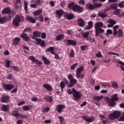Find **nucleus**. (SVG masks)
<instances>
[{"mask_svg": "<svg viewBox=\"0 0 124 124\" xmlns=\"http://www.w3.org/2000/svg\"><path fill=\"white\" fill-rule=\"evenodd\" d=\"M69 55L71 57V58H74L75 53L73 49L70 51Z\"/></svg>", "mask_w": 124, "mask_h": 124, "instance_id": "13d9d810", "label": "nucleus"}, {"mask_svg": "<svg viewBox=\"0 0 124 124\" xmlns=\"http://www.w3.org/2000/svg\"><path fill=\"white\" fill-rule=\"evenodd\" d=\"M98 16L102 18H105L107 17L108 15L105 12H100L98 13Z\"/></svg>", "mask_w": 124, "mask_h": 124, "instance_id": "79ce46f5", "label": "nucleus"}, {"mask_svg": "<svg viewBox=\"0 0 124 124\" xmlns=\"http://www.w3.org/2000/svg\"><path fill=\"white\" fill-rule=\"evenodd\" d=\"M44 99L45 101L51 103L52 101V97L50 96H46L44 97Z\"/></svg>", "mask_w": 124, "mask_h": 124, "instance_id": "bb28decb", "label": "nucleus"}, {"mask_svg": "<svg viewBox=\"0 0 124 124\" xmlns=\"http://www.w3.org/2000/svg\"><path fill=\"white\" fill-rule=\"evenodd\" d=\"M103 96H96L93 97V100L94 101H97L98 102H100V101L103 99Z\"/></svg>", "mask_w": 124, "mask_h": 124, "instance_id": "c85d7f7f", "label": "nucleus"}, {"mask_svg": "<svg viewBox=\"0 0 124 124\" xmlns=\"http://www.w3.org/2000/svg\"><path fill=\"white\" fill-rule=\"evenodd\" d=\"M119 28L118 25H116L113 27L114 31H113V34L114 36H115V34L116 33V31H117V30Z\"/></svg>", "mask_w": 124, "mask_h": 124, "instance_id": "3c124183", "label": "nucleus"}, {"mask_svg": "<svg viewBox=\"0 0 124 124\" xmlns=\"http://www.w3.org/2000/svg\"><path fill=\"white\" fill-rule=\"evenodd\" d=\"M20 37L25 41L28 42L29 40V37L27 36V34L26 33H22Z\"/></svg>", "mask_w": 124, "mask_h": 124, "instance_id": "b1692460", "label": "nucleus"}, {"mask_svg": "<svg viewBox=\"0 0 124 124\" xmlns=\"http://www.w3.org/2000/svg\"><path fill=\"white\" fill-rule=\"evenodd\" d=\"M17 17H18L19 19V21H24V20H25V17H24L23 16H16Z\"/></svg>", "mask_w": 124, "mask_h": 124, "instance_id": "e2e57ef3", "label": "nucleus"}, {"mask_svg": "<svg viewBox=\"0 0 124 124\" xmlns=\"http://www.w3.org/2000/svg\"><path fill=\"white\" fill-rule=\"evenodd\" d=\"M40 36L42 39H45L46 37V33H44V32L42 33L41 32V34Z\"/></svg>", "mask_w": 124, "mask_h": 124, "instance_id": "bf43d9fd", "label": "nucleus"}, {"mask_svg": "<svg viewBox=\"0 0 124 124\" xmlns=\"http://www.w3.org/2000/svg\"><path fill=\"white\" fill-rule=\"evenodd\" d=\"M8 20L6 17H0V24H3Z\"/></svg>", "mask_w": 124, "mask_h": 124, "instance_id": "58836bf2", "label": "nucleus"}, {"mask_svg": "<svg viewBox=\"0 0 124 124\" xmlns=\"http://www.w3.org/2000/svg\"><path fill=\"white\" fill-rule=\"evenodd\" d=\"M64 37V35L63 34H60L58 35L56 37V41H60L61 40L62 38Z\"/></svg>", "mask_w": 124, "mask_h": 124, "instance_id": "a18cd8bd", "label": "nucleus"}, {"mask_svg": "<svg viewBox=\"0 0 124 124\" xmlns=\"http://www.w3.org/2000/svg\"><path fill=\"white\" fill-rule=\"evenodd\" d=\"M93 23L92 21H89L88 22V26L85 27V30H88L93 28Z\"/></svg>", "mask_w": 124, "mask_h": 124, "instance_id": "72a5a7b5", "label": "nucleus"}, {"mask_svg": "<svg viewBox=\"0 0 124 124\" xmlns=\"http://www.w3.org/2000/svg\"><path fill=\"white\" fill-rule=\"evenodd\" d=\"M10 97L8 95H4L2 96L0 101L2 103H7L9 101Z\"/></svg>", "mask_w": 124, "mask_h": 124, "instance_id": "f8f14e48", "label": "nucleus"}, {"mask_svg": "<svg viewBox=\"0 0 124 124\" xmlns=\"http://www.w3.org/2000/svg\"><path fill=\"white\" fill-rule=\"evenodd\" d=\"M26 19L27 21H30V22L33 24L35 23L36 22L35 20L33 18L29 16H27Z\"/></svg>", "mask_w": 124, "mask_h": 124, "instance_id": "cd10ccee", "label": "nucleus"}, {"mask_svg": "<svg viewBox=\"0 0 124 124\" xmlns=\"http://www.w3.org/2000/svg\"><path fill=\"white\" fill-rule=\"evenodd\" d=\"M66 16V18L68 20L73 19L75 17L74 15L72 14H67Z\"/></svg>", "mask_w": 124, "mask_h": 124, "instance_id": "4c0bfd02", "label": "nucleus"}, {"mask_svg": "<svg viewBox=\"0 0 124 124\" xmlns=\"http://www.w3.org/2000/svg\"><path fill=\"white\" fill-rule=\"evenodd\" d=\"M78 24L80 26V27H83L85 25V22L83 20V19L81 18L78 19Z\"/></svg>", "mask_w": 124, "mask_h": 124, "instance_id": "393cba45", "label": "nucleus"}, {"mask_svg": "<svg viewBox=\"0 0 124 124\" xmlns=\"http://www.w3.org/2000/svg\"><path fill=\"white\" fill-rule=\"evenodd\" d=\"M117 35H118L117 36L118 37H120V38L122 37L123 36V31L120 29H118V31H116L115 36Z\"/></svg>", "mask_w": 124, "mask_h": 124, "instance_id": "4be33fe9", "label": "nucleus"}, {"mask_svg": "<svg viewBox=\"0 0 124 124\" xmlns=\"http://www.w3.org/2000/svg\"><path fill=\"white\" fill-rule=\"evenodd\" d=\"M78 65V63H76L73 65H72L70 67V68L72 70H74V69H75V68H76V66H77Z\"/></svg>", "mask_w": 124, "mask_h": 124, "instance_id": "052dcab7", "label": "nucleus"}, {"mask_svg": "<svg viewBox=\"0 0 124 124\" xmlns=\"http://www.w3.org/2000/svg\"><path fill=\"white\" fill-rule=\"evenodd\" d=\"M76 77L78 78V79H79V78H80V79H83L84 75L81 73H76Z\"/></svg>", "mask_w": 124, "mask_h": 124, "instance_id": "ea45409f", "label": "nucleus"}, {"mask_svg": "<svg viewBox=\"0 0 124 124\" xmlns=\"http://www.w3.org/2000/svg\"><path fill=\"white\" fill-rule=\"evenodd\" d=\"M84 69V67L83 66H80L79 68H78L77 71H76V73H81V71H82V70H83Z\"/></svg>", "mask_w": 124, "mask_h": 124, "instance_id": "de8ad7c7", "label": "nucleus"}, {"mask_svg": "<svg viewBox=\"0 0 124 124\" xmlns=\"http://www.w3.org/2000/svg\"><path fill=\"white\" fill-rule=\"evenodd\" d=\"M10 106L8 105H3L1 107V109L4 112H7L9 109Z\"/></svg>", "mask_w": 124, "mask_h": 124, "instance_id": "aec40b11", "label": "nucleus"}, {"mask_svg": "<svg viewBox=\"0 0 124 124\" xmlns=\"http://www.w3.org/2000/svg\"><path fill=\"white\" fill-rule=\"evenodd\" d=\"M43 11L41 9H38L36 11L33 12L34 16H39L42 13Z\"/></svg>", "mask_w": 124, "mask_h": 124, "instance_id": "a19ab883", "label": "nucleus"}, {"mask_svg": "<svg viewBox=\"0 0 124 124\" xmlns=\"http://www.w3.org/2000/svg\"><path fill=\"white\" fill-rule=\"evenodd\" d=\"M50 110V108L49 107H47V108H44L43 109V113H46L47 112H48Z\"/></svg>", "mask_w": 124, "mask_h": 124, "instance_id": "4d7b16f0", "label": "nucleus"}, {"mask_svg": "<svg viewBox=\"0 0 124 124\" xmlns=\"http://www.w3.org/2000/svg\"><path fill=\"white\" fill-rule=\"evenodd\" d=\"M28 3L27 2V1H24V10H25V14H27L28 13Z\"/></svg>", "mask_w": 124, "mask_h": 124, "instance_id": "c9c22d12", "label": "nucleus"}, {"mask_svg": "<svg viewBox=\"0 0 124 124\" xmlns=\"http://www.w3.org/2000/svg\"><path fill=\"white\" fill-rule=\"evenodd\" d=\"M93 5H94V9L101 6L102 4L101 3H95Z\"/></svg>", "mask_w": 124, "mask_h": 124, "instance_id": "6e6d98bb", "label": "nucleus"}, {"mask_svg": "<svg viewBox=\"0 0 124 124\" xmlns=\"http://www.w3.org/2000/svg\"><path fill=\"white\" fill-rule=\"evenodd\" d=\"M54 49H55V48L54 47L50 46V47L47 48L46 50V52H51V54L54 55L55 54V52H54Z\"/></svg>", "mask_w": 124, "mask_h": 124, "instance_id": "7c9ffc66", "label": "nucleus"}, {"mask_svg": "<svg viewBox=\"0 0 124 124\" xmlns=\"http://www.w3.org/2000/svg\"><path fill=\"white\" fill-rule=\"evenodd\" d=\"M111 100L114 102L118 101L119 98L117 97V94L115 93V94L112 95Z\"/></svg>", "mask_w": 124, "mask_h": 124, "instance_id": "f704fd0d", "label": "nucleus"}, {"mask_svg": "<svg viewBox=\"0 0 124 124\" xmlns=\"http://www.w3.org/2000/svg\"><path fill=\"white\" fill-rule=\"evenodd\" d=\"M30 109V108L28 106H24L22 108V109L25 111H28Z\"/></svg>", "mask_w": 124, "mask_h": 124, "instance_id": "864d4df0", "label": "nucleus"}, {"mask_svg": "<svg viewBox=\"0 0 124 124\" xmlns=\"http://www.w3.org/2000/svg\"><path fill=\"white\" fill-rule=\"evenodd\" d=\"M19 117L20 119H27L28 118V117L27 115V114H24L22 113H19Z\"/></svg>", "mask_w": 124, "mask_h": 124, "instance_id": "37998d69", "label": "nucleus"}, {"mask_svg": "<svg viewBox=\"0 0 124 124\" xmlns=\"http://www.w3.org/2000/svg\"><path fill=\"white\" fill-rule=\"evenodd\" d=\"M13 25L14 26L18 27L20 25V19L19 17H17V16L13 20Z\"/></svg>", "mask_w": 124, "mask_h": 124, "instance_id": "9b49d317", "label": "nucleus"}, {"mask_svg": "<svg viewBox=\"0 0 124 124\" xmlns=\"http://www.w3.org/2000/svg\"><path fill=\"white\" fill-rule=\"evenodd\" d=\"M112 85L114 89H117V88L118 87V85L117 83L116 82L113 81L112 82Z\"/></svg>", "mask_w": 124, "mask_h": 124, "instance_id": "5fc2aeb1", "label": "nucleus"}, {"mask_svg": "<svg viewBox=\"0 0 124 124\" xmlns=\"http://www.w3.org/2000/svg\"><path fill=\"white\" fill-rule=\"evenodd\" d=\"M2 86H3L4 90L7 91H10L12 90V89H13V88H14V85L11 84H2Z\"/></svg>", "mask_w": 124, "mask_h": 124, "instance_id": "6e6552de", "label": "nucleus"}, {"mask_svg": "<svg viewBox=\"0 0 124 124\" xmlns=\"http://www.w3.org/2000/svg\"><path fill=\"white\" fill-rule=\"evenodd\" d=\"M121 115V113L119 111H115L111 113L108 115V118L111 120L118 119Z\"/></svg>", "mask_w": 124, "mask_h": 124, "instance_id": "7ed1b4c3", "label": "nucleus"}, {"mask_svg": "<svg viewBox=\"0 0 124 124\" xmlns=\"http://www.w3.org/2000/svg\"><path fill=\"white\" fill-rule=\"evenodd\" d=\"M85 8L87 9H89V10L94 9V5H93V4L90 3H87L86 5Z\"/></svg>", "mask_w": 124, "mask_h": 124, "instance_id": "a878e982", "label": "nucleus"}, {"mask_svg": "<svg viewBox=\"0 0 124 124\" xmlns=\"http://www.w3.org/2000/svg\"><path fill=\"white\" fill-rule=\"evenodd\" d=\"M28 59L31 61L32 62H34L36 64H42V62H40L39 60L36 59L33 56H30L29 57Z\"/></svg>", "mask_w": 124, "mask_h": 124, "instance_id": "9d476101", "label": "nucleus"}, {"mask_svg": "<svg viewBox=\"0 0 124 124\" xmlns=\"http://www.w3.org/2000/svg\"><path fill=\"white\" fill-rule=\"evenodd\" d=\"M97 58H103V56L101 55V51H99L98 53L95 54Z\"/></svg>", "mask_w": 124, "mask_h": 124, "instance_id": "0e129e2a", "label": "nucleus"}, {"mask_svg": "<svg viewBox=\"0 0 124 124\" xmlns=\"http://www.w3.org/2000/svg\"><path fill=\"white\" fill-rule=\"evenodd\" d=\"M41 1L40 0H31L30 3H35L36 4L39 5Z\"/></svg>", "mask_w": 124, "mask_h": 124, "instance_id": "49530a36", "label": "nucleus"}, {"mask_svg": "<svg viewBox=\"0 0 124 124\" xmlns=\"http://www.w3.org/2000/svg\"><path fill=\"white\" fill-rule=\"evenodd\" d=\"M64 43H67L66 44V46H69V45H72L73 46H77V42L75 40H73L71 39H64L63 40Z\"/></svg>", "mask_w": 124, "mask_h": 124, "instance_id": "0eeeda50", "label": "nucleus"}, {"mask_svg": "<svg viewBox=\"0 0 124 124\" xmlns=\"http://www.w3.org/2000/svg\"><path fill=\"white\" fill-rule=\"evenodd\" d=\"M103 26V23L102 22H97L95 25V29H97L99 28H101Z\"/></svg>", "mask_w": 124, "mask_h": 124, "instance_id": "c756f323", "label": "nucleus"}, {"mask_svg": "<svg viewBox=\"0 0 124 124\" xmlns=\"http://www.w3.org/2000/svg\"><path fill=\"white\" fill-rule=\"evenodd\" d=\"M58 118L60 119V124H64L63 122H64V119L63 117L62 116H59Z\"/></svg>", "mask_w": 124, "mask_h": 124, "instance_id": "8fccbe9b", "label": "nucleus"}, {"mask_svg": "<svg viewBox=\"0 0 124 124\" xmlns=\"http://www.w3.org/2000/svg\"><path fill=\"white\" fill-rule=\"evenodd\" d=\"M107 22L109 23V24L108 25V28H111L115 24H116V21L114 20L113 19L110 18L108 19Z\"/></svg>", "mask_w": 124, "mask_h": 124, "instance_id": "dca6fc26", "label": "nucleus"}, {"mask_svg": "<svg viewBox=\"0 0 124 124\" xmlns=\"http://www.w3.org/2000/svg\"><path fill=\"white\" fill-rule=\"evenodd\" d=\"M43 88H46V90L47 91L51 92V91H52V88L51 86L48 84H46V83L45 84L43 85Z\"/></svg>", "mask_w": 124, "mask_h": 124, "instance_id": "412c9836", "label": "nucleus"}, {"mask_svg": "<svg viewBox=\"0 0 124 124\" xmlns=\"http://www.w3.org/2000/svg\"><path fill=\"white\" fill-rule=\"evenodd\" d=\"M68 79L69 80V83L68 85V88H73L76 84L77 83V80L71 74H69L68 76Z\"/></svg>", "mask_w": 124, "mask_h": 124, "instance_id": "f03ea898", "label": "nucleus"}, {"mask_svg": "<svg viewBox=\"0 0 124 124\" xmlns=\"http://www.w3.org/2000/svg\"><path fill=\"white\" fill-rule=\"evenodd\" d=\"M9 115L14 116L16 117H19V111L18 110H12L9 113Z\"/></svg>", "mask_w": 124, "mask_h": 124, "instance_id": "4468645a", "label": "nucleus"}, {"mask_svg": "<svg viewBox=\"0 0 124 124\" xmlns=\"http://www.w3.org/2000/svg\"><path fill=\"white\" fill-rule=\"evenodd\" d=\"M5 65L7 68H8L10 66V61L9 60H6L5 62Z\"/></svg>", "mask_w": 124, "mask_h": 124, "instance_id": "603ef678", "label": "nucleus"}, {"mask_svg": "<svg viewBox=\"0 0 124 124\" xmlns=\"http://www.w3.org/2000/svg\"><path fill=\"white\" fill-rule=\"evenodd\" d=\"M21 0H16L15 7L16 9L20 8V6L22 5V2Z\"/></svg>", "mask_w": 124, "mask_h": 124, "instance_id": "5701e85b", "label": "nucleus"}, {"mask_svg": "<svg viewBox=\"0 0 124 124\" xmlns=\"http://www.w3.org/2000/svg\"><path fill=\"white\" fill-rule=\"evenodd\" d=\"M68 7L70 9L73 10L74 12H77L79 13L83 12L84 8L76 4L75 2H71L68 5Z\"/></svg>", "mask_w": 124, "mask_h": 124, "instance_id": "f257e3e1", "label": "nucleus"}, {"mask_svg": "<svg viewBox=\"0 0 124 124\" xmlns=\"http://www.w3.org/2000/svg\"><path fill=\"white\" fill-rule=\"evenodd\" d=\"M124 0L122 1L121 3L118 4V5L120 8H124Z\"/></svg>", "mask_w": 124, "mask_h": 124, "instance_id": "69168bd1", "label": "nucleus"}, {"mask_svg": "<svg viewBox=\"0 0 124 124\" xmlns=\"http://www.w3.org/2000/svg\"><path fill=\"white\" fill-rule=\"evenodd\" d=\"M105 101L109 105V106L111 107H114L116 105V102L112 100L109 97H105Z\"/></svg>", "mask_w": 124, "mask_h": 124, "instance_id": "423d86ee", "label": "nucleus"}, {"mask_svg": "<svg viewBox=\"0 0 124 124\" xmlns=\"http://www.w3.org/2000/svg\"><path fill=\"white\" fill-rule=\"evenodd\" d=\"M35 44L36 45H40L42 47H44L46 46V43L44 41L39 38L35 39Z\"/></svg>", "mask_w": 124, "mask_h": 124, "instance_id": "1a4fd4ad", "label": "nucleus"}, {"mask_svg": "<svg viewBox=\"0 0 124 124\" xmlns=\"http://www.w3.org/2000/svg\"><path fill=\"white\" fill-rule=\"evenodd\" d=\"M60 87L62 89H64V88H65V83L64 82V81H62L60 83Z\"/></svg>", "mask_w": 124, "mask_h": 124, "instance_id": "680f3d73", "label": "nucleus"}, {"mask_svg": "<svg viewBox=\"0 0 124 124\" xmlns=\"http://www.w3.org/2000/svg\"><path fill=\"white\" fill-rule=\"evenodd\" d=\"M20 41H21V38L19 37H16L12 40V41H13L12 45L13 46H16L18 44H19V43H20Z\"/></svg>", "mask_w": 124, "mask_h": 124, "instance_id": "f3484780", "label": "nucleus"}, {"mask_svg": "<svg viewBox=\"0 0 124 124\" xmlns=\"http://www.w3.org/2000/svg\"><path fill=\"white\" fill-rule=\"evenodd\" d=\"M72 91L73 93V97L76 100H78L81 98V93L79 92L76 91L75 89L72 88Z\"/></svg>", "mask_w": 124, "mask_h": 124, "instance_id": "39448f33", "label": "nucleus"}, {"mask_svg": "<svg viewBox=\"0 0 124 124\" xmlns=\"http://www.w3.org/2000/svg\"><path fill=\"white\" fill-rule=\"evenodd\" d=\"M35 18L36 19H39V21H40V22H43L44 21V18H43V16L42 15H41L40 16H38V17H36Z\"/></svg>", "mask_w": 124, "mask_h": 124, "instance_id": "09e8293b", "label": "nucleus"}, {"mask_svg": "<svg viewBox=\"0 0 124 124\" xmlns=\"http://www.w3.org/2000/svg\"><path fill=\"white\" fill-rule=\"evenodd\" d=\"M89 31H87L85 33H83L82 35V38H87L89 36Z\"/></svg>", "mask_w": 124, "mask_h": 124, "instance_id": "c03bdc74", "label": "nucleus"}, {"mask_svg": "<svg viewBox=\"0 0 124 124\" xmlns=\"http://www.w3.org/2000/svg\"><path fill=\"white\" fill-rule=\"evenodd\" d=\"M65 108L64 105H58L56 107V110L59 113H61L62 110Z\"/></svg>", "mask_w": 124, "mask_h": 124, "instance_id": "2eb2a0df", "label": "nucleus"}, {"mask_svg": "<svg viewBox=\"0 0 124 124\" xmlns=\"http://www.w3.org/2000/svg\"><path fill=\"white\" fill-rule=\"evenodd\" d=\"M105 30L102 29L101 28L95 29V36H98L99 35V33H103L104 32Z\"/></svg>", "mask_w": 124, "mask_h": 124, "instance_id": "6ab92c4d", "label": "nucleus"}, {"mask_svg": "<svg viewBox=\"0 0 124 124\" xmlns=\"http://www.w3.org/2000/svg\"><path fill=\"white\" fill-rule=\"evenodd\" d=\"M87 47H88L87 46H82L80 47L81 49L83 51L85 50Z\"/></svg>", "mask_w": 124, "mask_h": 124, "instance_id": "774afa93", "label": "nucleus"}, {"mask_svg": "<svg viewBox=\"0 0 124 124\" xmlns=\"http://www.w3.org/2000/svg\"><path fill=\"white\" fill-rule=\"evenodd\" d=\"M108 10H114L115 11H114V14L115 15L119 16L120 10L117 9V5L116 4L113 3L110 6H109L108 8Z\"/></svg>", "mask_w": 124, "mask_h": 124, "instance_id": "20e7f679", "label": "nucleus"}, {"mask_svg": "<svg viewBox=\"0 0 124 124\" xmlns=\"http://www.w3.org/2000/svg\"><path fill=\"white\" fill-rule=\"evenodd\" d=\"M55 13L56 14V16L59 19H60L61 18V16L64 14V12L62 9H60L57 10L55 12Z\"/></svg>", "mask_w": 124, "mask_h": 124, "instance_id": "ddd939ff", "label": "nucleus"}, {"mask_svg": "<svg viewBox=\"0 0 124 124\" xmlns=\"http://www.w3.org/2000/svg\"><path fill=\"white\" fill-rule=\"evenodd\" d=\"M82 119L86 122H87L88 123H92L93 121V118H92V117H89L88 116H83L82 117Z\"/></svg>", "mask_w": 124, "mask_h": 124, "instance_id": "a211bd4d", "label": "nucleus"}, {"mask_svg": "<svg viewBox=\"0 0 124 124\" xmlns=\"http://www.w3.org/2000/svg\"><path fill=\"white\" fill-rule=\"evenodd\" d=\"M119 121L120 122H124V115H122L119 119Z\"/></svg>", "mask_w": 124, "mask_h": 124, "instance_id": "338daca9", "label": "nucleus"}, {"mask_svg": "<svg viewBox=\"0 0 124 124\" xmlns=\"http://www.w3.org/2000/svg\"><path fill=\"white\" fill-rule=\"evenodd\" d=\"M42 32L38 31H34L33 32V35L35 36L36 37H40Z\"/></svg>", "mask_w": 124, "mask_h": 124, "instance_id": "e433bc0d", "label": "nucleus"}, {"mask_svg": "<svg viewBox=\"0 0 124 124\" xmlns=\"http://www.w3.org/2000/svg\"><path fill=\"white\" fill-rule=\"evenodd\" d=\"M10 12L11 11H10V9H9V8H5L2 10L1 14L2 15L5 14H9L10 13Z\"/></svg>", "mask_w": 124, "mask_h": 124, "instance_id": "473e14b6", "label": "nucleus"}, {"mask_svg": "<svg viewBox=\"0 0 124 124\" xmlns=\"http://www.w3.org/2000/svg\"><path fill=\"white\" fill-rule=\"evenodd\" d=\"M42 60L43 61L45 64H46L47 65H48V64H50V61L48 60L46 57H43L42 58Z\"/></svg>", "mask_w": 124, "mask_h": 124, "instance_id": "2f4dec72", "label": "nucleus"}]
</instances>
